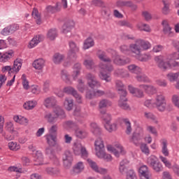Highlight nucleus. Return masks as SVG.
Masks as SVG:
<instances>
[{
  "label": "nucleus",
  "mask_w": 179,
  "mask_h": 179,
  "mask_svg": "<svg viewBox=\"0 0 179 179\" xmlns=\"http://www.w3.org/2000/svg\"><path fill=\"white\" fill-rule=\"evenodd\" d=\"M69 45L70 49L69 50L68 57L71 61H76V58H78L76 52H79V47L73 41H70Z\"/></svg>",
  "instance_id": "obj_6"
},
{
  "label": "nucleus",
  "mask_w": 179,
  "mask_h": 179,
  "mask_svg": "<svg viewBox=\"0 0 179 179\" xmlns=\"http://www.w3.org/2000/svg\"><path fill=\"white\" fill-rule=\"evenodd\" d=\"M116 5L118 8H124V6H131V1L119 0L117 1Z\"/></svg>",
  "instance_id": "obj_50"
},
{
  "label": "nucleus",
  "mask_w": 179,
  "mask_h": 179,
  "mask_svg": "<svg viewBox=\"0 0 179 179\" xmlns=\"http://www.w3.org/2000/svg\"><path fill=\"white\" fill-rule=\"evenodd\" d=\"M126 175L127 179H138V177H136V173L132 169L129 170Z\"/></svg>",
  "instance_id": "obj_58"
},
{
  "label": "nucleus",
  "mask_w": 179,
  "mask_h": 179,
  "mask_svg": "<svg viewBox=\"0 0 179 179\" xmlns=\"http://www.w3.org/2000/svg\"><path fill=\"white\" fill-rule=\"evenodd\" d=\"M58 36L56 29H51L48 31V38L52 41L55 40Z\"/></svg>",
  "instance_id": "obj_45"
},
{
  "label": "nucleus",
  "mask_w": 179,
  "mask_h": 179,
  "mask_svg": "<svg viewBox=\"0 0 179 179\" xmlns=\"http://www.w3.org/2000/svg\"><path fill=\"white\" fill-rule=\"evenodd\" d=\"M53 114L58 118H65V112L59 106H56L53 108Z\"/></svg>",
  "instance_id": "obj_17"
},
{
  "label": "nucleus",
  "mask_w": 179,
  "mask_h": 179,
  "mask_svg": "<svg viewBox=\"0 0 179 179\" xmlns=\"http://www.w3.org/2000/svg\"><path fill=\"white\" fill-rule=\"evenodd\" d=\"M60 75L62 80H64L66 83H68L69 85L71 84V78L69 77V73H68V71L66 70H62Z\"/></svg>",
  "instance_id": "obj_33"
},
{
  "label": "nucleus",
  "mask_w": 179,
  "mask_h": 179,
  "mask_svg": "<svg viewBox=\"0 0 179 179\" xmlns=\"http://www.w3.org/2000/svg\"><path fill=\"white\" fill-rule=\"evenodd\" d=\"M87 162L89 163L90 167H91V169L96 173H99V174H107V169L99 168V166H97V164L93 160L88 159Z\"/></svg>",
  "instance_id": "obj_11"
},
{
  "label": "nucleus",
  "mask_w": 179,
  "mask_h": 179,
  "mask_svg": "<svg viewBox=\"0 0 179 179\" xmlns=\"http://www.w3.org/2000/svg\"><path fill=\"white\" fill-rule=\"evenodd\" d=\"M13 55V51L11 50L10 52H7L4 53L3 55H1L0 56V61L1 62H6L12 58V55Z\"/></svg>",
  "instance_id": "obj_40"
},
{
  "label": "nucleus",
  "mask_w": 179,
  "mask_h": 179,
  "mask_svg": "<svg viewBox=\"0 0 179 179\" xmlns=\"http://www.w3.org/2000/svg\"><path fill=\"white\" fill-rule=\"evenodd\" d=\"M163 155L165 156H169V149L167 148V141L162 140V150Z\"/></svg>",
  "instance_id": "obj_59"
},
{
  "label": "nucleus",
  "mask_w": 179,
  "mask_h": 179,
  "mask_svg": "<svg viewBox=\"0 0 179 179\" xmlns=\"http://www.w3.org/2000/svg\"><path fill=\"white\" fill-rule=\"evenodd\" d=\"M138 87H140V89H143V90H145V92L148 94H155V93L157 92V90H156V87H155V86L153 85H148L142 84V85H140Z\"/></svg>",
  "instance_id": "obj_18"
},
{
  "label": "nucleus",
  "mask_w": 179,
  "mask_h": 179,
  "mask_svg": "<svg viewBox=\"0 0 179 179\" xmlns=\"http://www.w3.org/2000/svg\"><path fill=\"white\" fill-rule=\"evenodd\" d=\"M113 64H115V65H117L118 66H124V65L129 64V59H122L121 58V56L116 55L113 58Z\"/></svg>",
  "instance_id": "obj_16"
},
{
  "label": "nucleus",
  "mask_w": 179,
  "mask_h": 179,
  "mask_svg": "<svg viewBox=\"0 0 179 179\" xmlns=\"http://www.w3.org/2000/svg\"><path fill=\"white\" fill-rule=\"evenodd\" d=\"M127 101H128V99L127 98L120 99L118 106L119 107H120V108H122V110H126L127 111H130L131 107L129 106L128 103H127Z\"/></svg>",
  "instance_id": "obj_25"
},
{
  "label": "nucleus",
  "mask_w": 179,
  "mask_h": 179,
  "mask_svg": "<svg viewBox=\"0 0 179 179\" xmlns=\"http://www.w3.org/2000/svg\"><path fill=\"white\" fill-rule=\"evenodd\" d=\"M128 69L131 73H141L142 72V69L141 67L135 65V64H131L128 66Z\"/></svg>",
  "instance_id": "obj_43"
},
{
  "label": "nucleus",
  "mask_w": 179,
  "mask_h": 179,
  "mask_svg": "<svg viewBox=\"0 0 179 179\" xmlns=\"http://www.w3.org/2000/svg\"><path fill=\"white\" fill-rule=\"evenodd\" d=\"M129 91L130 92V93H131V94H134V96H135L136 97H143V91L138 88H135L131 85H129Z\"/></svg>",
  "instance_id": "obj_22"
},
{
  "label": "nucleus",
  "mask_w": 179,
  "mask_h": 179,
  "mask_svg": "<svg viewBox=\"0 0 179 179\" xmlns=\"http://www.w3.org/2000/svg\"><path fill=\"white\" fill-rule=\"evenodd\" d=\"M155 61L158 62V66L162 71H166L168 68H178L179 69V62L176 61H170L164 62L162 60V56L155 57Z\"/></svg>",
  "instance_id": "obj_5"
},
{
  "label": "nucleus",
  "mask_w": 179,
  "mask_h": 179,
  "mask_svg": "<svg viewBox=\"0 0 179 179\" xmlns=\"http://www.w3.org/2000/svg\"><path fill=\"white\" fill-rule=\"evenodd\" d=\"M80 69H82V65L80 63H76L73 66V78L76 80L78 76L80 75Z\"/></svg>",
  "instance_id": "obj_26"
},
{
  "label": "nucleus",
  "mask_w": 179,
  "mask_h": 179,
  "mask_svg": "<svg viewBox=\"0 0 179 179\" xmlns=\"http://www.w3.org/2000/svg\"><path fill=\"white\" fill-rule=\"evenodd\" d=\"M75 135L79 139H85L87 136V132L83 129H77L75 130Z\"/></svg>",
  "instance_id": "obj_35"
},
{
  "label": "nucleus",
  "mask_w": 179,
  "mask_h": 179,
  "mask_svg": "<svg viewBox=\"0 0 179 179\" xmlns=\"http://www.w3.org/2000/svg\"><path fill=\"white\" fill-rule=\"evenodd\" d=\"M36 24H41V15L38 13V10L36 8H34L31 13Z\"/></svg>",
  "instance_id": "obj_31"
},
{
  "label": "nucleus",
  "mask_w": 179,
  "mask_h": 179,
  "mask_svg": "<svg viewBox=\"0 0 179 179\" xmlns=\"http://www.w3.org/2000/svg\"><path fill=\"white\" fill-rule=\"evenodd\" d=\"M43 154L41 152H37L34 158V162H36L34 164V166H41L43 164H45L43 163Z\"/></svg>",
  "instance_id": "obj_32"
},
{
  "label": "nucleus",
  "mask_w": 179,
  "mask_h": 179,
  "mask_svg": "<svg viewBox=\"0 0 179 179\" xmlns=\"http://www.w3.org/2000/svg\"><path fill=\"white\" fill-rule=\"evenodd\" d=\"M57 132H58V124H55L52 125L49 129L50 135H53L55 136H57Z\"/></svg>",
  "instance_id": "obj_56"
},
{
  "label": "nucleus",
  "mask_w": 179,
  "mask_h": 179,
  "mask_svg": "<svg viewBox=\"0 0 179 179\" xmlns=\"http://www.w3.org/2000/svg\"><path fill=\"white\" fill-rule=\"evenodd\" d=\"M59 10H61L59 3H57L55 6H48L46 7V12H48V13H57V12H59Z\"/></svg>",
  "instance_id": "obj_30"
},
{
  "label": "nucleus",
  "mask_w": 179,
  "mask_h": 179,
  "mask_svg": "<svg viewBox=\"0 0 179 179\" xmlns=\"http://www.w3.org/2000/svg\"><path fill=\"white\" fill-rule=\"evenodd\" d=\"M64 106L67 111H71L73 108V99L66 98L64 102Z\"/></svg>",
  "instance_id": "obj_29"
},
{
  "label": "nucleus",
  "mask_w": 179,
  "mask_h": 179,
  "mask_svg": "<svg viewBox=\"0 0 179 179\" xmlns=\"http://www.w3.org/2000/svg\"><path fill=\"white\" fill-rule=\"evenodd\" d=\"M6 131L9 132V134H13V135H16V134H17V131H15V128L13 127V124L12 122L7 123Z\"/></svg>",
  "instance_id": "obj_51"
},
{
  "label": "nucleus",
  "mask_w": 179,
  "mask_h": 179,
  "mask_svg": "<svg viewBox=\"0 0 179 179\" xmlns=\"http://www.w3.org/2000/svg\"><path fill=\"white\" fill-rule=\"evenodd\" d=\"M64 93H66L67 94H72L73 97H75L77 100V102L80 104L82 103V96L78 94V91L75 90L73 87H66L63 90Z\"/></svg>",
  "instance_id": "obj_9"
},
{
  "label": "nucleus",
  "mask_w": 179,
  "mask_h": 179,
  "mask_svg": "<svg viewBox=\"0 0 179 179\" xmlns=\"http://www.w3.org/2000/svg\"><path fill=\"white\" fill-rule=\"evenodd\" d=\"M47 143L50 146H55L57 143V136L52 134H48L46 136Z\"/></svg>",
  "instance_id": "obj_36"
},
{
  "label": "nucleus",
  "mask_w": 179,
  "mask_h": 179,
  "mask_svg": "<svg viewBox=\"0 0 179 179\" xmlns=\"http://www.w3.org/2000/svg\"><path fill=\"white\" fill-rule=\"evenodd\" d=\"M17 30H19V24H12L3 29L1 31V34H2V36H9V34H13V33Z\"/></svg>",
  "instance_id": "obj_10"
},
{
  "label": "nucleus",
  "mask_w": 179,
  "mask_h": 179,
  "mask_svg": "<svg viewBox=\"0 0 179 179\" xmlns=\"http://www.w3.org/2000/svg\"><path fill=\"white\" fill-rule=\"evenodd\" d=\"M73 150L74 152V155H76L77 156L81 155L82 157H84V159L87 157V156L89 155L86 148L82 146V144L80 143H74Z\"/></svg>",
  "instance_id": "obj_7"
},
{
  "label": "nucleus",
  "mask_w": 179,
  "mask_h": 179,
  "mask_svg": "<svg viewBox=\"0 0 179 179\" xmlns=\"http://www.w3.org/2000/svg\"><path fill=\"white\" fill-rule=\"evenodd\" d=\"M138 173L141 174V179H150V172L146 165L141 166Z\"/></svg>",
  "instance_id": "obj_15"
},
{
  "label": "nucleus",
  "mask_w": 179,
  "mask_h": 179,
  "mask_svg": "<svg viewBox=\"0 0 179 179\" xmlns=\"http://www.w3.org/2000/svg\"><path fill=\"white\" fill-rule=\"evenodd\" d=\"M99 58L101 61H103V62H108L109 64H110V62H112V60L110 59V57H107V55H106V53L102 52L101 54L99 55Z\"/></svg>",
  "instance_id": "obj_57"
},
{
  "label": "nucleus",
  "mask_w": 179,
  "mask_h": 179,
  "mask_svg": "<svg viewBox=\"0 0 179 179\" xmlns=\"http://www.w3.org/2000/svg\"><path fill=\"white\" fill-rule=\"evenodd\" d=\"M8 148L10 150H14V151L19 150V149H20V146L17 145V143L13 141L8 143Z\"/></svg>",
  "instance_id": "obj_62"
},
{
  "label": "nucleus",
  "mask_w": 179,
  "mask_h": 179,
  "mask_svg": "<svg viewBox=\"0 0 179 179\" xmlns=\"http://www.w3.org/2000/svg\"><path fill=\"white\" fill-rule=\"evenodd\" d=\"M151 45L150 43L142 39H138L133 44L129 45V48L127 45H123L120 46V50L122 52H128V51H131V54L134 55V57L141 61V62H146L150 59V55H143L142 51H146V50H149L150 48Z\"/></svg>",
  "instance_id": "obj_1"
},
{
  "label": "nucleus",
  "mask_w": 179,
  "mask_h": 179,
  "mask_svg": "<svg viewBox=\"0 0 179 179\" xmlns=\"http://www.w3.org/2000/svg\"><path fill=\"white\" fill-rule=\"evenodd\" d=\"M108 150L109 152H112V153H113V155H115L116 157H120V153H122V147L119 146L117 147V150H115L114 147L110 145V146H108Z\"/></svg>",
  "instance_id": "obj_37"
},
{
  "label": "nucleus",
  "mask_w": 179,
  "mask_h": 179,
  "mask_svg": "<svg viewBox=\"0 0 179 179\" xmlns=\"http://www.w3.org/2000/svg\"><path fill=\"white\" fill-rule=\"evenodd\" d=\"M143 138V129L141 127H137L136 130L133 132L131 136L129 138L130 143H133L136 146H139L141 145V141Z\"/></svg>",
  "instance_id": "obj_4"
},
{
  "label": "nucleus",
  "mask_w": 179,
  "mask_h": 179,
  "mask_svg": "<svg viewBox=\"0 0 179 179\" xmlns=\"http://www.w3.org/2000/svg\"><path fill=\"white\" fill-rule=\"evenodd\" d=\"M73 160V157H72V154L69 151H66L64 154V157H63V163L64 167L66 169H69L72 166V161Z\"/></svg>",
  "instance_id": "obj_14"
},
{
  "label": "nucleus",
  "mask_w": 179,
  "mask_h": 179,
  "mask_svg": "<svg viewBox=\"0 0 179 179\" xmlns=\"http://www.w3.org/2000/svg\"><path fill=\"white\" fill-rule=\"evenodd\" d=\"M64 59L65 56L64 55L60 53H55L53 55L52 61L56 65H59V64H61V62H62Z\"/></svg>",
  "instance_id": "obj_27"
},
{
  "label": "nucleus",
  "mask_w": 179,
  "mask_h": 179,
  "mask_svg": "<svg viewBox=\"0 0 179 179\" xmlns=\"http://www.w3.org/2000/svg\"><path fill=\"white\" fill-rule=\"evenodd\" d=\"M99 68V78H101V80H105L106 83L111 82V74L107 72H113V71H114V66L111 64L100 63Z\"/></svg>",
  "instance_id": "obj_3"
},
{
  "label": "nucleus",
  "mask_w": 179,
  "mask_h": 179,
  "mask_svg": "<svg viewBox=\"0 0 179 179\" xmlns=\"http://www.w3.org/2000/svg\"><path fill=\"white\" fill-rule=\"evenodd\" d=\"M85 66L87 68V69H94L96 68V64H94V62L92 59H87L83 62Z\"/></svg>",
  "instance_id": "obj_42"
},
{
  "label": "nucleus",
  "mask_w": 179,
  "mask_h": 179,
  "mask_svg": "<svg viewBox=\"0 0 179 179\" xmlns=\"http://www.w3.org/2000/svg\"><path fill=\"white\" fill-rule=\"evenodd\" d=\"M45 120H47V122L49 124H55L57 121V118L55 117V115L53 113H51L50 112H47L45 114L44 116Z\"/></svg>",
  "instance_id": "obj_23"
},
{
  "label": "nucleus",
  "mask_w": 179,
  "mask_h": 179,
  "mask_svg": "<svg viewBox=\"0 0 179 179\" xmlns=\"http://www.w3.org/2000/svg\"><path fill=\"white\" fill-rule=\"evenodd\" d=\"M96 155L99 159H104L106 162H111L113 157L109 154H106V148H104V141L103 138H98L94 143Z\"/></svg>",
  "instance_id": "obj_2"
},
{
  "label": "nucleus",
  "mask_w": 179,
  "mask_h": 179,
  "mask_svg": "<svg viewBox=\"0 0 179 179\" xmlns=\"http://www.w3.org/2000/svg\"><path fill=\"white\" fill-rule=\"evenodd\" d=\"M83 170H85V165L82 162H79L73 167V171L76 174H79V173H82Z\"/></svg>",
  "instance_id": "obj_38"
},
{
  "label": "nucleus",
  "mask_w": 179,
  "mask_h": 179,
  "mask_svg": "<svg viewBox=\"0 0 179 179\" xmlns=\"http://www.w3.org/2000/svg\"><path fill=\"white\" fill-rule=\"evenodd\" d=\"M20 68H22V59H17L14 61L13 66L11 68L13 69V72H15V73H17V72L20 71Z\"/></svg>",
  "instance_id": "obj_34"
},
{
  "label": "nucleus",
  "mask_w": 179,
  "mask_h": 179,
  "mask_svg": "<svg viewBox=\"0 0 179 179\" xmlns=\"http://www.w3.org/2000/svg\"><path fill=\"white\" fill-rule=\"evenodd\" d=\"M45 171L50 176H57L59 174V170L57 168L48 167L45 169Z\"/></svg>",
  "instance_id": "obj_48"
},
{
  "label": "nucleus",
  "mask_w": 179,
  "mask_h": 179,
  "mask_svg": "<svg viewBox=\"0 0 179 179\" xmlns=\"http://www.w3.org/2000/svg\"><path fill=\"white\" fill-rule=\"evenodd\" d=\"M58 101L55 99V96H49L45 98L43 101V106L46 107V108H50V107H56L57 106Z\"/></svg>",
  "instance_id": "obj_13"
},
{
  "label": "nucleus",
  "mask_w": 179,
  "mask_h": 179,
  "mask_svg": "<svg viewBox=\"0 0 179 179\" xmlns=\"http://www.w3.org/2000/svg\"><path fill=\"white\" fill-rule=\"evenodd\" d=\"M123 122L126 126L127 135H131V133L132 132V126L131 125V122H129V120L128 119H124Z\"/></svg>",
  "instance_id": "obj_46"
},
{
  "label": "nucleus",
  "mask_w": 179,
  "mask_h": 179,
  "mask_svg": "<svg viewBox=\"0 0 179 179\" xmlns=\"http://www.w3.org/2000/svg\"><path fill=\"white\" fill-rule=\"evenodd\" d=\"M114 75L115 76H120L121 78H129V73H128V71L123 69H117L114 71Z\"/></svg>",
  "instance_id": "obj_28"
},
{
  "label": "nucleus",
  "mask_w": 179,
  "mask_h": 179,
  "mask_svg": "<svg viewBox=\"0 0 179 179\" xmlns=\"http://www.w3.org/2000/svg\"><path fill=\"white\" fill-rule=\"evenodd\" d=\"M8 171H10V173L15 172V173H20L22 174L23 173V169L22 168H18L17 166H9L8 169Z\"/></svg>",
  "instance_id": "obj_60"
},
{
  "label": "nucleus",
  "mask_w": 179,
  "mask_h": 179,
  "mask_svg": "<svg viewBox=\"0 0 179 179\" xmlns=\"http://www.w3.org/2000/svg\"><path fill=\"white\" fill-rule=\"evenodd\" d=\"M77 89L80 93H85V90H86V85H85L83 80H78V85H77Z\"/></svg>",
  "instance_id": "obj_54"
},
{
  "label": "nucleus",
  "mask_w": 179,
  "mask_h": 179,
  "mask_svg": "<svg viewBox=\"0 0 179 179\" xmlns=\"http://www.w3.org/2000/svg\"><path fill=\"white\" fill-rule=\"evenodd\" d=\"M85 97L88 100H92V99H94V97H96L95 92L87 90L86 92Z\"/></svg>",
  "instance_id": "obj_63"
},
{
  "label": "nucleus",
  "mask_w": 179,
  "mask_h": 179,
  "mask_svg": "<svg viewBox=\"0 0 179 179\" xmlns=\"http://www.w3.org/2000/svg\"><path fill=\"white\" fill-rule=\"evenodd\" d=\"M162 24L163 26L164 34L168 37H173L174 36V32H173L171 27L169 24V22L164 20L162 21Z\"/></svg>",
  "instance_id": "obj_12"
},
{
  "label": "nucleus",
  "mask_w": 179,
  "mask_h": 179,
  "mask_svg": "<svg viewBox=\"0 0 179 179\" xmlns=\"http://www.w3.org/2000/svg\"><path fill=\"white\" fill-rule=\"evenodd\" d=\"M93 45H94V41H93V38L90 37L85 40L83 48L84 50H88L90 47H93Z\"/></svg>",
  "instance_id": "obj_47"
},
{
  "label": "nucleus",
  "mask_w": 179,
  "mask_h": 179,
  "mask_svg": "<svg viewBox=\"0 0 179 179\" xmlns=\"http://www.w3.org/2000/svg\"><path fill=\"white\" fill-rule=\"evenodd\" d=\"M44 65H45V61L41 58L34 60L32 64V66L38 71H41L44 68Z\"/></svg>",
  "instance_id": "obj_20"
},
{
  "label": "nucleus",
  "mask_w": 179,
  "mask_h": 179,
  "mask_svg": "<svg viewBox=\"0 0 179 179\" xmlns=\"http://www.w3.org/2000/svg\"><path fill=\"white\" fill-rule=\"evenodd\" d=\"M43 40H44V36L41 35L36 36L29 42V48H34V47H36Z\"/></svg>",
  "instance_id": "obj_21"
},
{
  "label": "nucleus",
  "mask_w": 179,
  "mask_h": 179,
  "mask_svg": "<svg viewBox=\"0 0 179 179\" xmlns=\"http://www.w3.org/2000/svg\"><path fill=\"white\" fill-rule=\"evenodd\" d=\"M144 117L147 120H151L152 121H154L155 124H159V120H157V117H156V115H155L153 113L144 112Z\"/></svg>",
  "instance_id": "obj_39"
},
{
  "label": "nucleus",
  "mask_w": 179,
  "mask_h": 179,
  "mask_svg": "<svg viewBox=\"0 0 179 179\" xmlns=\"http://www.w3.org/2000/svg\"><path fill=\"white\" fill-rule=\"evenodd\" d=\"M91 131L95 136H100V135H101V129L99 127L97 123H91Z\"/></svg>",
  "instance_id": "obj_24"
},
{
  "label": "nucleus",
  "mask_w": 179,
  "mask_h": 179,
  "mask_svg": "<svg viewBox=\"0 0 179 179\" xmlns=\"http://www.w3.org/2000/svg\"><path fill=\"white\" fill-rule=\"evenodd\" d=\"M155 105L157 106V108L159 111L163 112L166 110V98H164L163 94H159L157 96Z\"/></svg>",
  "instance_id": "obj_8"
},
{
  "label": "nucleus",
  "mask_w": 179,
  "mask_h": 179,
  "mask_svg": "<svg viewBox=\"0 0 179 179\" xmlns=\"http://www.w3.org/2000/svg\"><path fill=\"white\" fill-rule=\"evenodd\" d=\"M88 85L90 86V87H91V89H94L96 87H100V86H101V84L95 78L91 81H89Z\"/></svg>",
  "instance_id": "obj_49"
},
{
  "label": "nucleus",
  "mask_w": 179,
  "mask_h": 179,
  "mask_svg": "<svg viewBox=\"0 0 179 179\" xmlns=\"http://www.w3.org/2000/svg\"><path fill=\"white\" fill-rule=\"evenodd\" d=\"M140 149L143 153H144L147 156H149L150 153V150H149V147L148 146V144L141 143L140 145Z\"/></svg>",
  "instance_id": "obj_52"
},
{
  "label": "nucleus",
  "mask_w": 179,
  "mask_h": 179,
  "mask_svg": "<svg viewBox=\"0 0 179 179\" xmlns=\"http://www.w3.org/2000/svg\"><path fill=\"white\" fill-rule=\"evenodd\" d=\"M136 79L137 82H139L140 83H150V79H149V77H148L146 74L142 73V71L137 73Z\"/></svg>",
  "instance_id": "obj_19"
},
{
  "label": "nucleus",
  "mask_w": 179,
  "mask_h": 179,
  "mask_svg": "<svg viewBox=\"0 0 179 179\" xmlns=\"http://www.w3.org/2000/svg\"><path fill=\"white\" fill-rule=\"evenodd\" d=\"M22 86L25 90H29L30 85H29V80L26 78V74L22 76Z\"/></svg>",
  "instance_id": "obj_55"
},
{
  "label": "nucleus",
  "mask_w": 179,
  "mask_h": 179,
  "mask_svg": "<svg viewBox=\"0 0 179 179\" xmlns=\"http://www.w3.org/2000/svg\"><path fill=\"white\" fill-rule=\"evenodd\" d=\"M179 72L178 73H169L167 74V78L170 82H174L176 79H178Z\"/></svg>",
  "instance_id": "obj_53"
},
{
  "label": "nucleus",
  "mask_w": 179,
  "mask_h": 179,
  "mask_svg": "<svg viewBox=\"0 0 179 179\" xmlns=\"http://www.w3.org/2000/svg\"><path fill=\"white\" fill-rule=\"evenodd\" d=\"M164 3V8H162V13L164 15H169L170 13V9L169 8V3H167V0L162 1Z\"/></svg>",
  "instance_id": "obj_61"
},
{
  "label": "nucleus",
  "mask_w": 179,
  "mask_h": 179,
  "mask_svg": "<svg viewBox=\"0 0 179 179\" xmlns=\"http://www.w3.org/2000/svg\"><path fill=\"white\" fill-rule=\"evenodd\" d=\"M104 127L108 132H114L117 129V124H111L110 122L109 123H106Z\"/></svg>",
  "instance_id": "obj_44"
},
{
  "label": "nucleus",
  "mask_w": 179,
  "mask_h": 179,
  "mask_svg": "<svg viewBox=\"0 0 179 179\" xmlns=\"http://www.w3.org/2000/svg\"><path fill=\"white\" fill-rule=\"evenodd\" d=\"M50 83H51V81H50V80H46L43 82V90L44 93H48V92H50Z\"/></svg>",
  "instance_id": "obj_64"
},
{
  "label": "nucleus",
  "mask_w": 179,
  "mask_h": 179,
  "mask_svg": "<svg viewBox=\"0 0 179 179\" xmlns=\"http://www.w3.org/2000/svg\"><path fill=\"white\" fill-rule=\"evenodd\" d=\"M37 106V101H29L24 103L23 107L25 110H33Z\"/></svg>",
  "instance_id": "obj_41"
}]
</instances>
